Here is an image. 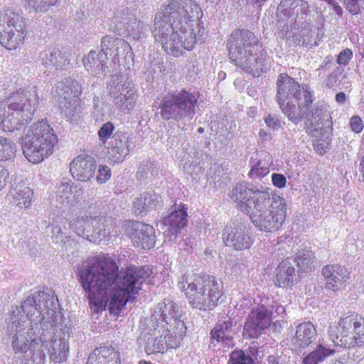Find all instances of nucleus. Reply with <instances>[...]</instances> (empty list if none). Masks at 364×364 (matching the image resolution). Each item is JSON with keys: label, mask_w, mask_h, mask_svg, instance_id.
Segmentation results:
<instances>
[{"label": "nucleus", "mask_w": 364, "mask_h": 364, "mask_svg": "<svg viewBox=\"0 0 364 364\" xmlns=\"http://www.w3.org/2000/svg\"><path fill=\"white\" fill-rule=\"evenodd\" d=\"M9 178V172L7 169L0 165V191L6 185V181Z\"/></svg>", "instance_id": "nucleus-55"}, {"label": "nucleus", "mask_w": 364, "mask_h": 364, "mask_svg": "<svg viewBox=\"0 0 364 364\" xmlns=\"http://www.w3.org/2000/svg\"><path fill=\"white\" fill-rule=\"evenodd\" d=\"M346 95L343 92H338L336 95V100L338 103L342 104L346 101Z\"/></svg>", "instance_id": "nucleus-58"}, {"label": "nucleus", "mask_w": 364, "mask_h": 364, "mask_svg": "<svg viewBox=\"0 0 364 364\" xmlns=\"http://www.w3.org/2000/svg\"><path fill=\"white\" fill-rule=\"evenodd\" d=\"M32 196V190L22 183L14 185L8 193L9 201L21 208L30 206Z\"/></svg>", "instance_id": "nucleus-28"}, {"label": "nucleus", "mask_w": 364, "mask_h": 364, "mask_svg": "<svg viewBox=\"0 0 364 364\" xmlns=\"http://www.w3.org/2000/svg\"><path fill=\"white\" fill-rule=\"evenodd\" d=\"M48 231L51 232V237L53 240L58 243L63 242V225L58 221H55L47 227Z\"/></svg>", "instance_id": "nucleus-45"}, {"label": "nucleus", "mask_w": 364, "mask_h": 364, "mask_svg": "<svg viewBox=\"0 0 364 364\" xmlns=\"http://www.w3.org/2000/svg\"><path fill=\"white\" fill-rule=\"evenodd\" d=\"M353 57V52L349 48L341 50L337 58L336 62L342 66H346Z\"/></svg>", "instance_id": "nucleus-48"}, {"label": "nucleus", "mask_w": 364, "mask_h": 364, "mask_svg": "<svg viewBox=\"0 0 364 364\" xmlns=\"http://www.w3.org/2000/svg\"><path fill=\"white\" fill-rule=\"evenodd\" d=\"M111 169L106 165H99L96 176L97 182L103 184L111 178Z\"/></svg>", "instance_id": "nucleus-47"}, {"label": "nucleus", "mask_w": 364, "mask_h": 364, "mask_svg": "<svg viewBox=\"0 0 364 364\" xmlns=\"http://www.w3.org/2000/svg\"><path fill=\"white\" fill-rule=\"evenodd\" d=\"M93 215L94 213L90 211L88 215L85 214L73 218L69 223L70 229L77 235L88 240L90 237Z\"/></svg>", "instance_id": "nucleus-36"}, {"label": "nucleus", "mask_w": 364, "mask_h": 364, "mask_svg": "<svg viewBox=\"0 0 364 364\" xmlns=\"http://www.w3.org/2000/svg\"><path fill=\"white\" fill-rule=\"evenodd\" d=\"M58 0H24L29 10L34 12H46L50 6H54Z\"/></svg>", "instance_id": "nucleus-41"}, {"label": "nucleus", "mask_w": 364, "mask_h": 364, "mask_svg": "<svg viewBox=\"0 0 364 364\" xmlns=\"http://www.w3.org/2000/svg\"><path fill=\"white\" fill-rule=\"evenodd\" d=\"M339 74L340 73L338 71V69H337L332 71V73L328 76L326 79V85L329 88L333 87L336 85L337 80L338 79Z\"/></svg>", "instance_id": "nucleus-53"}, {"label": "nucleus", "mask_w": 364, "mask_h": 364, "mask_svg": "<svg viewBox=\"0 0 364 364\" xmlns=\"http://www.w3.org/2000/svg\"><path fill=\"white\" fill-rule=\"evenodd\" d=\"M322 274L326 279V289L336 292L343 287L349 279L350 272L346 267L333 264L326 265Z\"/></svg>", "instance_id": "nucleus-19"}, {"label": "nucleus", "mask_w": 364, "mask_h": 364, "mask_svg": "<svg viewBox=\"0 0 364 364\" xmlns=\"http://www.w3.org/2000/svg\"><path fill=\"white\" fill-rule=\"evenodd\" d=\"M228 364H255L250 355H246L242 350L232 352Z\"/></svg>", "instance_id": "nucleus-43"}, {"label": "nucleus", "mask_w": 364, "mask_h": 364, "mask_svg": "<svg viewBox=\"0 0 364 364\" xmlns=\"http://www.w3.org/2000/svg\"><path fill=\"white\" fill-rule=\"evenodd\" d=\"M350 127L351 130L355 133H360L363 129V123L361 118L359 116H353L350 119L349 122Z\"/></svg>", "instance_id": "nucleus-49"}, {"label": "nucleus", "mask_w": 364, "mask_h": 364, "mask_svg": "<svg viewBox=\"0 0 364 364\" xmlns=\"http://www.w3.org/2000/svg\"><path fill=\"white\" fill-rule=\"evenodd\" d=\"M17 150V146L11 139L0 136V161L13 159Z\"/></svg>", "instance_id": "nucleus-40"}, {"label": "nucleus", "mask_w": 364, "mask_h": 364, "mask_svg": "<svg viewBox=\"0 0 364 364\" xmlns=\"http://www.w3.org/2000/svg\"><path fill=\"white\" fill-rule=\"evenodd\" d=\"M191 160H192L191 163H193L192 167H193L195 164H197L198 166V163H199V164H200V162L199 161V158H198V155L196 153H194V155L192 156Z\"/></svg>", "instance_id": "nucleus-62"}, {"label": "nucleus", "mask_w": 364, "mask_h": 364, "mask_svg": "<svg viewBox=\"0 0 364 364\" xmlns=\"http://www.w3.org/2000/svg\"><path fill=\"white\" fill-rule=\"evenodd\" d=\"M129 153L127 134L122 132H115L108 147L107 157L109 160L114 164L122 162Z\"/></svg>", "instance_id": "nucleus-22"}, {"label": "nucleus", "mask_w": 364, "mask_h": 364, "mask_svg": "<svg viewBox=\"0 0 364 364\" xmlns=\"http://www.w3.org/2000/svg\"><path fill=\"white\" fill-rule=\"evenodd\" d=\"M56 200L64 205H74L82 199V191L77 186H73L72 181L67 178H62L56 186Z\"/></svg>", "instance_id": "nucleus-21"}, {"label": "nucleus", "mask_w": 364, "mask_h": 364, "mask_svg": "<svg viewBox=\"0 0 364 364\" xmlns=\"http://www.w3.org/2000/svg\"><path fill=\"white\" fill-rule=\"evenodd\" d=\"M144 274V270L136 267L119 272L115 260L104 255L88 258L77 269L78 280L87 294L91 309L98 312L107 308L115 315L131 295L141 289Z\"/></svg>", "instance_id": "nucleus-1"}, {"label": "nucleus", "mask_w": 364, "mask_h": 364, "mask_svg": "<svg viewBox=\"0 0 364 364\" xmlns=\"http://www.w3.org/2000/svg\"><path fill=\"white\" fill-rule=\"evenodd\" d=\"M184 157L185 158L181 161L180 166L182 167L185 171L193 175L197 174L202 171L203 166L201 164H198V166L195 164L194 166L192 167V156L191 154H187Z\"/></svg>", "instance_id": "nucleus-44"}, {"label": "nucleus", "mask_w": 364, "mask_h": 364, "mask_svg": "<svg viewBox=\"0 0 364 364\" xmlns=\"http://www.w3.org/2000/svg\"><path fill=\"white\" fill-rule=\"evenodd\" d=\"M120 355L111 346L95 349L88 358L87 364H120Z\"/></svg>", "instance_id": "nucleus-29"}, {"label": "nucleus", "mask_w": 364, "mask_h": 364, "mask_svg": "<svg viewBox=\"0 0 364 364\" xmlns=\"http://www.w3.org/2000/svg\"><path fill=\"white\" fill-rule=\"evenodd\" d=\"M96 166L93 157L80 155L70 163V171L73 178L81 181H88L95 176Z\"/></svg>", "instance_id": "nucleus-20"}, {"label": "nucleus", "mask_w": 364, "mask_h": 364, "mask_svg": "<svg viewBox=\"0 0 364 364\" xmlns=\"http://www.w3.org/2000/svg\"><path fill=\"white\" fill-rule=\"evenodd\" d=\"M48 353L53 362L58 363L63 362L68 357V343L65 338L55 337L49 343Z\"/></svg>", "instance_id": "nucleus-35"}, {"label": "nucleus", "mask_w": 364, "mask_h": 364, "mask_svg": "<svg viewBox=\"0 0 364 364\" xmlns=\"http://www.w3.org/2000/svg\"><path fill=\"white\" fill-rule=\"evenodd\" d=\"M57 141L58 137L47 121L35 122L23 130V155L31 163L38 164L53 154Z\"/></svg>", "instance_id": "nucleus-9"}, {"label": "nucleus", "mask_w": 364, "mask_h": 364, "mask_svg": "<svg viewBox=\"0 0 364 364\" xmlns=\"http://www.w3.org/2000/svg\"><path fill=\"white\" fill-rule=\"evenodd\" d=\"M107 89L109 96L118 109L124 112H130L133 110L138 95L130 77L127 75H112Z\"/></svg>", "instance_id": "nucleus-12"}, {"label": "nucleus", "mask_w": 364, "mask_h": 364, "mask_svg": "<svg viewBox=\"0 0 364 364\" xmlns=\"http://www.w3.org/2000/svg\"><path fill=\"white\" fill-rule=\"evenodd\" d=\"M250 164L251 169L249 172V176L252 178L264 177L269 172V169L267 164L262 163L259 160L254 161L252 159H251Z\"/></svg>", "instance_id": "nucleus-42"}, {"label": "nucleus", "mask_w": 364, "mask_h": 364, "mask_svg": "<svg viewBox=\"0 0 364 364\" xmlns=\"http://www.w3.org/2000/svg\"><path fill=\"white\" fill-rule=\"evenodd\" d=\"M294 267L289 259L283 260L275 270L274 284L282 288H289L296 283Z\"/></svg>", "instance_id": "nucleus-24"}, {"label": "nucleus", "mask_w": 364, "mask_h": 364, "mask_svg": "<svg viewBox=\"0 0 364 364\" xmlns=\"http://www.w3.org/2000/svg\"><path fill=\"white\" fill-rule=\"evenodd\" d=\"M294 261L301 272H310L316 266V260L314 253L309 250H300L297 252Z\"/></svg>", "instance_id": "nucleus-38"}, {"label": "nucleus", "mask_w": 364, "mask_h": 364, "mask_svg": "<svg viewBox=\"0 0 364 364\" xmlns=\"http://www.w3.org/2000/svg\"><path fill=\"white\" fill-rule=\"evenodd\" d=\"M230 198L240 211L250 215L252 224L260 231L274 232L286 220L285 199L277 195L271 197L267 188L237 183L232 188Z\"/></svg>", "instance_id": "nucleus-4"}, {"label": "nucleus", "mask_w": 364, "mask_h": 364, "mask_svg": "<svg viewBox=\"0 0 364 364\" xmlns=\"http://www.w3.org/2000/svg\"><path fill=\"white\" fill-rule=\"evenodd\" d=\"M60 114L70 122L77 123L81 119L82 106L80 98L59 99Z\"/></svg>", "instance_id": "nucleus-32"}, {"label": "nucleus", "mask_w": 364, "mask_h": 364, "mask_svg": "<svg viewBox=\"0 0 364 364\" xmlns=\"http://www.w3.org/2000/svg\"><path fill=\"white\" fill-rule=\"evenodd\" d=\"M317 331L311 322L298 325L295 337L293 340L296 347L304 348L311 344L316 338Z\"/></svg>", "instance_id": "nucleus-30"}, {"label": "nucleus", "mask_w": 364, "mask_h": 364, "mask_svg": "<svg viewBox=\"0 0 364 364\" xmlns=\"http://www.w3.org/2000/svg\"><path fill=\"white\" fill-rule=\"evenodd\" d=\"M328 333L333 346H361L364 343V318L357 314L341 318L336 326L329 327Z\"/></svg>", "instance_id": "nucleus-10"}, {"label": "nucleus", "mask_w": 364, "mask_h": 364, "mask_svg": "<svg viewBox=\"0 0 364 364\" xmlns=\"http://www.w3.org/2000/svg\"><path fill=\"white\" fill-rule=\"evenodd\" d=\"M160 198L159 195L152 191L145 192L134 199L132 210L136 215L146 213L159 203Z\"/></svg>", "instance_id": "nucleus-34"}, {"label": "nucleus", "mask_w": 364, "mask_h": 364, "mask_svg": "<svg viewBox=\"0 0 364 364\" xmlns=\"http://www.w3.org/2000/svg\"><path fill=\"white\" fill-rule=\"evenodd\" d=\"M274 311L277 315H281L285 312V309L284 306L281 305H277V306H275Z\"/></svg>", "instance_id": "nucleus-61"}, {"label": "nucleus", "mask_w": 364, "mask_h": 364, "mask_svg": "<svg viewBox=\"0 0 364 364\" xmlns=\"http://www.w3.org/2000/svg\"><path fill=\"white\" fill-rule=\"evenodd\" d=\"M39 102L37 87L14 95L10 102L0 103V125L4 132H14L29 122Z\"/></svg>", "instance_id": "nucleus-8"}, {"label": "nucleus", "mask_w": 364, "mask_h": 364, "mask_svg": "<svg viewBox=\"0 0 364 364\" xmlns=\"http://www.w3.org/2000/svg\"><path fill=\"white\" fill-rule=\"evenodd\" d=\"M323 1H326L328 4L331 5L332 6V9H333L338 15L342 16L343 9L335 0Z\"/></svg>", "instance_id": "nucleus-56"}, {"label": "nucleus", "mask_w": 364, "mask_h": 364, "mask_svg": "<svg viewBox=\"0 0 364 364\" xmlns=\"http://www.w3.org/2000/svg\"><path fill=\"white\" fill-rule=\"evenodd\" d=\"M237 332L236 322L231 319L219 322L211 331L212 342L221 343L224 346H232V339Z\"/></svg>", "instance_id": "nucleus-23"}, {"label": "nucleus", "mask_w": 364, "mask_h": 364, "mask_svg": "<svg viewBox=\"0 0 364 364\" xmlns=\"http://www.w3.org/2000/svg\"><path fill=\"white\" fill-rule=\"evenodd\" d=\"M315 149L320 154H323L326 152L325 149L323 146V144H320L319 141H318L317 144H315Z\"/></svg>", "instance_id": "nucleus-60"}, {"label": "nucleus", "mask_w": 364, "mask_h": 364, "mask_svg": "<svg viewBox=\"0 0 364 364\" xmlns=\"http://www.w3.org/2000/svg\"><path fill=\"white\" fill-rule=\"evenodd\" d=\"M102 50H106L110 55L114 53V63H119V58H122L127 63L133 61L134 54L132 51L130 45L125 41L119 38H114L106 36L102 38L101 41Z\"/></svg>", "instance_id": "nucleus-18"}, {"label": "nucleus", "mask_w": 364, "mask_h": 364, "mask_svg": "<svg viewBox=\"0 0 364 364\" xmlns=\"http://www.w3.org/2000/svg\"><path fill=\"white\" fill-rule=\"evenodd\" d=\"M218 75H219V77L224 78L225 76V73H219Z\"/></svg>", "instance_id": "nucleus-64"}, {"label": "nucleus", "mask_w": 364, "mask_h": 364, "mask_svg": "<svg viewBox=\"0 0 364 364\" xmlns=\"http://www.w3.org/2000/svg\"><path fill=\"white\" fill-rule=\"evenodd\" d=\"M108 52L102 50L97 53L91 50L88 55L83 58V65L87 71L92 75L100 76L105 71V63L107 58Z\"/></svg>", "instance_id": "nucleus-33"}, {"label": "nucleus", "mask_w": 364, "mask_h": 364, "mask_svg": "<svg viewBox=\"0 0 364 364\" xmlns=\"http://www.w3.org/2000/svg\"><path fill=\"white\" fill-rule=\"evenodd\" d=\"M39 58L41 64L48 69L62 70L65 65L69 64L67 55L56 48H49L41 51Z\"/></svg>", "instance_id": "nucleus-26"}, {"label": "nucleus", "mask_w": 364, "mask_h": 364, "mask_svg": "<svg viewBox=\"0 0 364 364\" xmlns=\"http://www.w3.org/2000/svg\"><path fill=\"white\" fill-rule=\"evenodd\" d=\"M181 316L179 306L169 299H165L159 303L153 314L156 321L166 323V331H173L174 336L183 338L186 333L184 322L180 318Z\"/></svg>", "instance_id": "nucleus-14"}, {"label": "nucleus", "mask_w": 364, "mask_h": 364, "mask_svg": "<svg viewBox=\"0 0 364 364\" xmlns=\"http://www.w3.org/2000/svg\"><path fill=\"white\" fill-rule=\"evenodd\" d=\"M252 305V301L250 299L242 297V299L235 306V308L238 311L248 309Z\"/></svg>", "instance_id": "nucleus-54"}, {"label": "nucleus", "mask_w": 364, "mask_h": 364, "mask_svg": "<svg viewBox=\"0 0 364 364\" xmlns=\"http://www.w3.org/2000/svg\"><path fill=\"white\" fill-rule=\"evenodd\" d=\"M82 92V85L70 77L64 78L56 84V93L59 99L80 98Z\"/></svg>", "instance_id": "nucleus-31"}, {"label": "nucleus", "mask_w": 364, "mask_h": 364, "mask_svg": "<svg viewBox=\"0 0 364 364\" xmlns=\"http://www.w3.org/2000/svg\"><path fill=\"white\" fill-rule=\"evenodd\" d=\"M277 85V102L282 112L290 121L297 124L303 118H308L311 114V123L314 119L317 121L311 112L313 92L307 85H299L295 79L286 73H281L278 76Z\"/></svg>", "instance_id": "nucleus-5"}, {"label": "nucleus", "mask_w": 364, "mask_h": 364, "mask_svg": "<svg viewBox=\"0 0 364 364\" xmlns=\"http://www.w3.org/2000/svg\"><path fill=\"white\" fill-rule=\"evenodd\" d=\"M223 240L226 246L238 251L250 248L255 238L248 226L243 224H233V225L225 226Z\"/></svg>", "instance_id": "nucleus-15"}, {"label": "nucleus", "mask_w": 364, "mask_h": 364, "mask_svg": "<svg viewBox=\"0 0 364 364\" xmlns=\"http://www.w3.org/2000/svg\"><path fill=\"white\" fill-rule=\"evenodd\" d=\"M333 347H334L333 345ZM335 351V349L332 348L331 344L321 341L304 359L303 364H318L320 362H323L326 358L333 355Z\"/></svg>", "instance_id": "nucleus-37"}, {"label": "nucleus", "mask_w": 364, "mask_h": 364, "mask_svg": "<svg viewBox=\"0 0 364 364\" xmlns=\"http://www.w3.org/2000/svg\"><path fill=\"white\" fill-rule=\"evenodd\" d=\"M296 2L299 4V6L298 7V9L296 10V12H300L301 14H306L309 11V6L307 2L300 0V1H296Z\"/></svg>", "instance_id": "nucleus-57"}, {"label": "nucleus", "mask_w": 364, "mask_h": 364, "mask_svg": "<svg viewBox=\"0 0 364 364\" xmlns=\"http://www.w3.org/2000/svg\"><path fill=\"white\" fill-rule=\"evenodd\" d=\"M264 122L266 125L272 130H277L281 127L280 120L275 115L268 114L264 118Z\"/></svg>", "instance_id": "nucleus-50"}, {"label": "nucleus", "mask_w": 364, "mask_h": 364, "mask_svg": "<svg viewBox=\"0 0 364 364\" xmlns=\"http://www.w3.org/2000/svg\"><path fill=\"white\" fill-rule=\"evenodd\" d=\"M201 16L193 0H168L156 14L152 34L166 53L178 56L184 50H192L203 36Z\"/></svg>", "instance_id": "nucleus-3"}, {"label": "nucleus", "mask_w": 364, "mask_h": 364, "mask_svg": "<svg viewBox=\"0 0 364 364\" xmlns=\"http://www.w3.org/2000/svg\"><path fill=\"white\" fill-rule=\"evenodd\" d=\"M155 231L151 225L130 222L125 225V234L133 245L141 249H151L155 245Z\"/></svg>", "instance_id": "nucleus-16"}, {"label": "nucleus", "mask_w": 364, "mask_h": 364, "mask_svg": "<svg viewBox=\"0 0 364 364\" xmlns=\"http://www.w3.org/2000/svg\"><path fill=\"white\" fill-rule=\"evenodd\" d=\"M94 213L91 223L90 237L88 239L92 241L100 240L106 234L105 218L103 215H95Z\"/></svg>", "instance_id": "nucleus-39"}, {"label": "nucleus", "mask_w": 364, "mask_h": 364, "mask_svg": "<svg viewBox=\"0 0 364 364\" xmlns=\"http://www.w3.org/2000/svg\"><path fill=\"white\" fill-rule=\"evenodd\" d=\"M186 209L183 206L178 210H176L169 215L165 217L163 220L164 226V235L166 237H171L176 235L187 223Z\"/></svg>", "instance_id": "nucleus-25"}, {"label": "nucleus", "mask_w": 364, "mask_h": 364, "mask_svg": "<svg viewBox=\"0 0 364 364\" xmlns=\"http://www.w3.org/2000/svg\"><path fill=\"white\" fill-rule=\"evenodd\" d=\"M173 335L174 333L172 331H166L165 335L149 341L146 346V353L148 354L162 353L166 348H176L179 345L183 338H177Z\"/></svg>", "instance_id": "nucleus-27"}, {"label": "nucleus", "mask_w": 364, "mask_h": 364, "mask_svg": "<svg viewBox=\"0 0 364 364\" xmlns=\"http://www.w3.org/2000/svg\"><path fill=\"white\" fill-rule=\"evenodd\" d=\"M57 296L44 291L34 292L22 304V312L11 318L6 333L11 338L15 354H20L27 362L39 363L45 359L42 350V328L47 323L57 326L62 319L58 311Z\"/></svg>", "instance_id": "nucleus-2"}, {"label": "nucleus", "mask_w": 364, "mask_h": 364, "mask_svg": "<svg viewBox=\"0 0 364 364\" xmlns=\"http://www.w3.org/2000/svg\"><path fill=\"white\" fill-rule=\"evenodd\" d=\"M197 101L195 94L184 90L174 95H167L161 102V116L167 120H191L195 114Z\"/></svg>", "instance_id": "nucleus-11"}, {"label": "nucleus", "mask_w": 364, "mask_h": 364, "mask_svg": "<svg viewBox=\"0 0 364 364\" xmlns=\"http://www.w3.org/2000/svg\"><path fill=\"white\" fill-rule=\"evenodd\" d=\"M114 129V127L112 122H107L104 124L98 131V136L100 141L105 144L107 139L110 137Z\"/></svg>", "instance_id": "nucleus-46"}, {"label": "nucleus", "mask_w": 364, "mask_h": 364, "mask_svg": "<svg viewBox=\"0 0 364 364\" xmlns=\"http://www.w3.org/2000/svg\"><path fill=\"white\" fill-rule=\"evenodd\" d=\"M178 287L184 292L189 304L198 310L215 308L223 295V285L214 277L186 272L178 281Z\"/></svg>", "instance_id": "nucleus-7"}, {"label": "nucleus", "mask_w": 364, "mask_h": 364, "mask_svg": "<svg viewBox=\"0 0 364 364\" xmlns=\"http://www.w3.org/2000/svg\"><path fill=\"white\" fill-rule=\"evenodd\" d=\"M254 303L257 306L252 309L247 318L244 330L249 337L257 338L270 325L273 314V301L264 295L258 294L254 298Z\"/></svg>", "instance_id": "nucleus-13"}, {"label": "nucleus", "mask_w": 364, "mask_h": 364, "mask_svg": "<svg viewBox=\"0 0 364 364\" xmlns=\"http://www.w3.org/2000/svg\"><path fill=\"white\" fill-rule=\"evenodd\" d=\"M250 350L253 355H257L258 353V347L257 343L255 342H252L251 346H250Z\"/></svg>", "instance_id": "nucleus-59"}, {"label": "nucleus", "mask_w": 364, "mask_h": 364, "mask_svg": "<svg viewBox=\"0 0 364 364\" xmlns=\"http://www.w3.org/2000/svg\"><path fill=\"white\" fill-rule=\"evenodd\" d=\"M228 48L231 60L246 73L259 77L264 69V55L262 45L254 33L236 30L228 40Z\"/></svg>", "instance_id": "nucleus-6"}, {"label": "nucleus", "mask_w": 364, "mask_h": 364, "mask_svg": "<svg viewBox=\"0 0 364 364\" xmlns=\"http://www.w3.org/2000/svg\"><path fill=\"white\" fill-rule=\"evenodd\" d=\"M267 0H247V2L251 4H259V5L262 4Z\"/></svg>", "instance_id": "nucleus-63"}, {"label": "nucleus", "mask_w": 364, "mask_h": 364, "mask_svg": "<svg viewBox=\"0 0 364 364\" xmlns=\"http://www.w3.org/2000/svg\"><path fill=\"white\" fill-rule=\"evenodd\" d=\"M359 0H345L346 9L353 15L357 14L360 11Z\"/></svg>", "instance_id": "nucleus-51"}, {"label": "nucleus", "mask_w": 364, "mask_h": 364, "mask_svg": "<svg viewBox=\"0 0 364 364\" xmlns=\"http://www.w3.org/2000/svg\"><path fill=\"white\" fill-rule=\"evenodd\" d=\"M110 29L119 36H132L139 38L143 33L144 25L134 15L118 13L112 19Z\"/></svg>", "instance_id": "nucleus-17"}, {"label": "nucleus", "mask_w": 364, "mask_h": 364, "mask_svg": "<svg viewBox=\"0 0 364 364\" xmlns=\"http://www.w3.org/2000/svg\"><path fill=\"white\" fill-rule=\"evenodd\" d=\"M272 181L274 186L279 188H282L286 185L287 179L283 174L273 173L272 175Z\"/></svg>", "instance_id": "nucleus-52"}]
</instances>
